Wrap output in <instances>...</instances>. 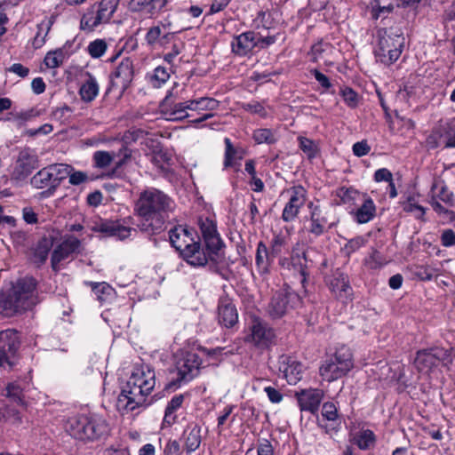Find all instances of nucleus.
Here are the masks:
<instances>
[{
    "label": "nucleus",
    "instance_id": "nucleus-26",
    "mask_svg": "<svg viewBox=\"0 0 455 455\" xmlns=\"http://www.w3.org/2000/svg\"><path fill=\"white\" fill-rule=\"evenodd\" d=\"M167 0H130L128 8L132 12H145L150 16L158 14L166 5Z\"/></svg>",
    "mask_w": 455,
    "mask_h": 455
},
{
    "label": "nucleus",
    "instance_id": "nucleus-48",
    "mask_svg": "<svg viewBox=\"0 0 455 455\" xmlns=\"http://www.w3.org/2000/svg\"><path fill=\"white\" fill-rule=\"evenodd\" d=\"M360 196L359 192L353 188L341 187L337 190V196L343 204H349Z\"/></svg>",
    "mask_w": 455,
    "mask_h": 455
},
{
    "label": "nucleus",
    "instance_id": "nucleus-1",
    "mask_svg": "<svg viewBox=\"0 0 455 455\" xmlns=\"http://www.w3.org/2000/svg\"><path fill=\"white\" fill-rule=\"evenodd\" d=\"M172 207V199L159 189L143 190L134 205V212L140 218L138 228L148 235L159 234L165 228Z\"/></svg>",
    "mask_w": 455,
    "mask_h": 455
},
{
    "label": "nucleus",
    "instance_id": "nucleus-20",
    "mask_svg": "<svg viewBox=\"0 0 455 455\" xmlns=\"http://www.w3.org/2000/svg\"><path fill=\"white\" fill-rule=\"evenodd\" d=\"M307 207L309 209V224L307 230L316 237L320 236L327 232L332 224H328V220L320 205L309 202Z\"/></svg>",
    "mask_w": 455,
    "mask_h": 455
},
{
    "label": "nucleus",
    "instance_id": "nucleus-23",
    "mask_svg": "<svg viewBox=\"0 0 455 455\" xmlns=\"http://www.w3.org/2000/svg\"><path fill=\"white\" fill-rule=\"evenodd\" d=\"M53 245L52 240L49 237H42L36 244L28 251V258L36 267H40L48 259V254Z\"/></svg>",
    "mask_w": 455,
    "mask_h": 455
},
{
    "label": "nucleus",
    "instance_id": "nucleus-2",
    "mask_svg": "<svg viewBox=\"0 0 455 455\" xmlns=\"http://www.w3.org/2000/svg\"><path fill=\"white\" fill-rule=\"evenodd\" d=\"M156 385L155 371L149 366L135 369L117 398L119 411H134L146 404L147 396Z\"/></svg>",
    "mask_w": 455,
    "mask_h": 455
},
{
    "label": "nucleus",
    "instance_id": "nucleus-43",
    "mask_svg": "<svg viewBox=\"0 0 455 455\" xmlns=\"http://www.w3.org/2000/svg\"><path fill=\"white\" fill-rule=\"evenodd\" d=\"M435 269L428 265H415L411 267L412 275L421 281L432 280Z\"/></svg>",
    "mask_w": 455,
    "mask_h": 455
},
{
    "label": "nucleus",
    "instance_id": "nucleus-6",
    "mask_svg": "<svg viewBox=\"0 0 455 455\" xmlns=\"http://www.w3.org/2000/svg\"><path fill=\"white\" fill-rule=\"evenodd\" d=\"M69 167L66 164H53L38 171L30 180L34 188L41 189V197L52 196L61 182L68 178Z\"/></svg>",
    "mask_w": 455,
    "mask_h": 455
},
{
    "label": "nucleus",
    "instance_id": "nucleus-51",
    "mask_svg": "<svg viewBox=\"0 0 455 455\" xmlns=\"http://www.w3.org/2000/svg\"><path fill=\"white\" fill-rule=\"evenodd\" d=\"M224 142L226 146L224 168H228L234 165V158L236 155V149L234 148L230 139L225 138Z\"/></svg>",
    "mask_w": 455,
    "mask_h": 455
},
{
    "label": "nucleus",
    "instance_id": "nucleus-31",
    "mask_svg": "<svg viewBox=\"0 0 455 455\" xmlns=\"http://www.w3.org/2000/svg\"><path fill=\"white\" fill-rule=\"evenodd\" d=\"M85 76L87 78L79 89V95L83 101L91 102L98 96L100 86L91 73L87 72Z\"/></svg>",
    "mask_w": 455,
    "mask_h": 455
},
{
    "label": "nucleus",
    "instance_id": "nucleus-17",
    "mask_svg": "<svg viewBox=\"0 0 455 455\" xmlns=\"http://www.w3.org/2000/svg\"><path fill=\"white\" fill-rule=\"evenodd\" d=\"M250 331L247 341L252 342L256 347L267 348L274 343L275 338L274 330L259 318L252 319Z\"/></svg>",
    "mask_w": 455,
    "mask_h": 455
},
{
    "label": "nucleus",
    "instance_id": "nucleus-25",
    "mask_svg": "<svg viewBox=\"0 0 455 455\" xmlns=\"http://www.w3.org/2000/svg\"><path fill=\"white\" fill-rule=\"evenodd\" d=\"M218 320L227 328L233 327L238 322V313L235 305L228 298H221L218 306Z\"/></svg>",
    "mask_w": 455,
    "mask_h": 455
},
{
    "label": "nucleus",
    "instance_id": "nucleus-54",
    "mask_svg": "<svg viewBox=\"0 0 455 455\" xmlns=\"http://www.w3.org/2000/svg\"><path fill=\"white\" fill-rule=\"evenodd\" d=\"M197 100H198L199 111H201V110H210V111L216 110L220 105V102L213 98L202 97Z\"/></svg>",
    "mask_w": 455,
    "mask_h": 455
},
{
    "label": "nucleus",
    "instance_id": "nucleus-18",
    "mask_svg": "<svg viewBox=\"0 0 455 455\" xmlns=\"http://www.w3.org/2000/svg\"><path fill=\"white\" fill-rule=\"evenodd\" d=\"M288 192L291 193V196L282 213V220L284 222H291L298 217L307 199V190L301 185L291 187Z\"/></svg>",
    "mask_w": 455,
    "mask_h": 455
},
{
    "label": "nucleus",
    "instance_id": "nucleus-14",
    "mask_svg": "<svg viewBox=\"0 0 455 455\" xmlns=\"http://www.w3.org/2000/svg\"><path fill=\"white\" fill-rule=\"evenodd\" d=\"M198 225L204 241V251L206 255H209V260L216 262L219 256V251L224 245L221 238L220 237V235L217 232L216 225L208 218L204 220L200 218L198 220Z\"/></svg>",
    "mask_w": 455,
    "mask_h": 455
},
{
    "label": "nucleus",
    "instance_id": "nucleus-63",
    "mask_svg": "<svg viewBox=\"0 0 455 455\" xmlns=\"http://www.w3.org/2000/svg\"><path fill=\"white\" fill-rule=\"evenodd\" d=\"M164 455H180L181 448L177 440H170L164 447Z\"/></svg>",
    "mask_w": 455,
    "mask_h": 455
},
{
    "label": "nucleus",
    "instance_id": "nucleus-34",
    "mask_svg": "<svg viewBox=\"0 0 455 455\" xmlns=\"http://www.w3.org/2000/svg\"><path fill=\"white\" fill-rule=\"evenodd\" d=\"M172 98V92H169V93L161 102L160 108L162 114L166 116L172 117V116L177 115V113H184V111H187V106L184 104V102H173Z\"/></svg>",
    "mask_w": 455,
    "mask_h": 455
},
{
    "label": "nucleus",
    "instance_id": "nucleus-15",
    "mask_svg": "<svg viewBox=\"0 0 455 455\" xmlns=\"http://www.w3.org/2000/svg\"><path fill=\"white\" fill-rule=\"evenodd\" d=\"M126 220H99L93 222L91 229L93 232L103 234L104 236L116 237L120 241L129 238L137 230L128 227Z\"/></svg>",
    "mask_w": 455,
    "mask_h": 455
},
{
    "label": "nucleus",
    "instance_id": "nucleus-58",
    "mask_svg": "<svg viewBox=\"0 0 455 455\" xmlns=\"http://www.w3.org/2000/svg\"><path fill=\"white\" fill-rule=\"evenodd\" d=\"M38 116V112L34 109L30 108L28 110L20 111L16 114H14V119L18 122H20V124H23L26 121L31 120L32 118Z\"/></svg>",
    "mask_w": 455,
    "mask_h": 455
},
{
    "label": "nucleus",
    "instance_id": "nucleus-60",
    "mask_svg": "<svg viewBox=\"0 0 455 455\" xmlns=\"http://www.w3.org/2000/svg\"><path fill=\"white\" fill-rule=\"evenodd\" d=\"M7 396L12 397L15 402H21L22 390L19 385L12 383L6 387Z\"/></svg>",
    "mask_w": 455,
    "mask_h": 455
},
{
    "label": "nucleus",
    "instance_id": "nucleus-3",
    "mask_svg": "<svg viewBox=\"0 0 455 455\" xmlns=\"http://www.w3.org/2000/svg\"><path fill=\"white\" fill-rule=\"evenodd\" d=\"M36 280L32 276L20 278L7 291L0 292V314L12 316L30 309L37 303Z\"/></svg>",
    "mask_w": 455,
    "mask_h": 455
},
{
    "label": "nucleus",
    "instance_id": "nucleus-56",
    "mask_svg": "<svg viewBox=\"0 0 455 455\" xmlns=\"http://www.w3.org/2000/svg\"><path fill=\"white\" fill-rule=\"evenodd\" d=\"M366 240L363 236H356L347 241L345 244V250L348 254L356 251L365 244Z\"/></svg>",
    "mask_w": 455,
    "mask_h": 455
},
{
    "label": "nucleus",
    "instance_id": "nucleus-21",
    "mask_svg": "<svg viewBox=\"0 0 455 455\" xmlns=\"http://www.w3.org/2000/svg\"><path fill=\"white\" fill-rule=\"evenodd\" d=\"M37 166V159L35 155L27 149L20 152L12 177L17 180H25Z\"/></svg>",
    "mask_w": 455,
    "mask_h": 455
},
{
    "label": "nucleus",
    "instance_id": "nucleus-22",
    "mask_svg": "<svg viewBox=\"0 0 455 455\" xmlns=\"http://www.w3.org/2000/svg\"><path fill=\"white\" fill-rule=\"evenodd\" d=\"M303 369L302 363L291 356L283 355L279 359V370L291 385L296 384L301 379Z\"/></svg>",
    "mask_w": 455,
    "mask_h": 455
},
{
    "label": "nucleus",
    "instance_id": "nucleus-35",
    "mask_svg": "<svg viewBox=\"0 0 455 455\" xmlns=\"http://www.w3.org/2000/svg\"><path fill=\"white\" fill-rule=\"evenodd\" d=\"M255 262L260 273H267L269 266L273 262L268 250L263 242L258 243Z\"/></svg>",
    "mask_w": 455,
    "mask_h": 455
},
{
    "label": "nucleus",
    "instance_id": "nucleus-16",
    "mask_svg": "<svg viewBox=\"0 0 455 455\" xmlns=\"http://www.w3.org/2000/svg\"><path fill=\"white\" fill-rule=\"evenodd\" d=\"M134 76V65L130 58H124L109 76L110 85L107 92L112 90H119L124 92L130 86Z\"/></svg>",
    "mask_w": 455,
    "mask_h": 455
},
{
    "label": "nucleus",
    "instance_id": "nucleus-13",
    "mask_svg": "<svg viewBox=\"0 0 455 455\" xmlns=\"http://www.w3.org/2000/svg\"><path fill=\"white\" fill-rule=\"evenodd\" d=\"M20 346L16 331L8 329L0 331V367L12 368L16 363Z\"/></svg>",
    "mask_w": 455,
    "mask_h": 455
},
{
    "label": "nucleus",
    "instance_id": "nucleus-40",
    "mask_svg": "<svg viewBox=\"0 0 455 455\" xmlns=\"http://www.w3.org/2000/svg\"><path fill=\"white\" fill-rule=\"evenodd\" d=\"M115 156L116 154L114 152L101 150L96 151L92 156L94 166L100 169L108 167L113 162Z\"/></svg>",
    "mask_w": 455,
    "mask_h": 455
},
{
    "label": "nucleus",
    "instance_id": "nucleus-36",
    "mask_svg": "<svg viewBox=\"0 0 455 455\" xmlns=\"http://www.w3.org/2000/svg\"><path fill=\"white\" fill-rule=\"evenodd\" d=\"M183 402V395H176L172 398V400L168 403L164 411V422L165 424L169 426L174 424L177 418L176 415H174V412L181 407Z\"/></svg>",
    "mask_w": 455,
    "mask_h": 455
},
{
    "label": "nucleus",
    "instance_id": "nucleus-29",
    "mask_svg": "<svg viewBox=\"0 0 455 455\" xmlns=\"http://www.w3.org/2000/svg\"><path fill=\"white\" fill-rule=\"evenodd\" d=\"M330 289L339 299H351L353 291L347 275L340 273L335 275L330 283Z\"/></svg>",
    "mask_w": 455,
    "mask_h": 455
},
{
    "label": "nucleus",
    "instance_id": "nucleus-33",
    "mask_svg": "<svg viewBox=\"0 0 455 455\" xmlns=\"http://www.w3.org/2000/svg\"><path fill=\"white\" fill-rule=\"evenodd\" d=\"M376 206L371 198L364 199L363 204L357 209L355 214V220L360 224L369 222L375 217Z\"/></svg>",
    "mask_w": 455,
    "mask_h": 455
},
{
    "label": "nucleus",
    "instance_id": "nucleus-27",
    "mask_svg": "<svg viewBox=\"0 0 455 455\" xmlns=\"http://www.w3.org/2000/svg\"><path fill=\"white\" fill-rule=\"evenodd\" d=\"M257 45L258 43L255 41V34L252 31L242 33L235 36L231 43L233 52L240 56L246 55Z\"/></svg>",
    "mask_w": 455,
    "mask_h": 455
},
{
    "label": "nucleus",
    "instance_id": "nucleus-11",
    "mask_svg": "<svg viewBox=\"0 0 455 455\" xmlns=\"http://www.w3.org/2000/svg\"><path fill=\"white\" fill-rule=\"evenodd\" d=\"M451 353L448 349L435 347L419 350L416 353L414 365L422 373H429L441 363H446L450 360Z\"/></svg>",
    "mask_w": 455,
    "mask_h": 455
},
{
    "label": "nucleus",
    "instance_id": "nucleus-61",
    "mask_svg": "<svg viewBox=\"0 0 455 455\" xmlns=\"http://www.w3.org/2000/svg\"><path fill=\"white\" fill-rule=\"evenodd\" d=\"M371 150V147L365 140L358 141L353 145V153L356 156H366Z\"/></svg>",
    "mask_w": 455,
    "mask_h": 455
},
{
    "label": "nucleus",
    "instance_id": "nucleus-41",
    "mask_svg": "<svg viewBox=\"0 0 455 455\" xmlns=\"http://www.w3.org/2000/svg\"><path fill=\"white\" fill-rule=\"evenodd\" d=\"M332 50V46L329 43H324L323 41H320L316 44H315L311 47V56L312 60L316 62L318 60H326L325 55L328 52H331Z\"/></svg>",
    "mask_w": 455,
    "mask_h": 455
},
{
    "label": "nucleus",
    "instance_id": "nucleus-55",
    "mask_svg": "<svg viewBox=\"0 0 455 455\" xmlns=\"http://www.w3.org/2000/svg\"><path fill=\"white\" fill-rule=\"evenodd\" d=\"M242 108L245 111L259 114L260 116L265 117L267 116V112L264 107L259 101H251L248 103H243Z\"/></svg>",
    "mask_w": 455,
    "mask_h": 455
},
{
    "label": "nucleus",
    "instance_id": "nucleus-5",
    "mask_svg": "<svg viewBox=\"0 0 455 455\" xmlns=\"http://www.w3.org/2000/svg\"><path fill=\"white\" fill-rule=\"evenodd\" d=\"M66 431L75 439L93 442L109 435L108 421L98 414H81L71 417L66 424Z\"/></svg>",
    "mask_w": 455,
    "mask_h": 455
},
{
    "label": "nucleus",
    "instance_id": "nucleus-52",
    "mask_svg": "<svg viewBox=\"0 0 455 455\" xmlns=\"http://www.w3.org/2000/svg\"><path fill=\"white\" fill-rule=\"evenodd\" d=\"M372 6V17L374 19H379L382 13H390L394 10V5L389 4L387 5H381L379 0H373L371 2Z\"/></svg>",
    "mask_w": 455,
    "mask_h": 455
},
{
    "label": "nucleus",
    "instance_id": "nucleus-32",
    "mask_svg": "<svg viewBox=\"0 0 455 455\" xmlns=\"http://www.w3.org/2000/svg\"><path fill=\"white\" fill-rule=\"evenodd\" d=\"M291 264L293 268L299 272L301 277L300 283L302 286L305 287L307 276L309 275L307 271L309 267L308 259L306 251L293 252L291 256Z\"/></svg>",
    "mask_w": 455,
    "mask_h": 455
},
{
    "label": "nucleus",
    "instance_id": "nucleus-44",
    "mask_svg": "<svg viewBox=\"0 0 455 455\" xmlns=\"http://www.w3.org/2000/svg\"><path fill=\"white\" fill-rule=\"evenodd\" d=\"M86 284L92 288V292L100 301H104L106 299V296L110 295L112 291L111 286L105 282H87Z\"/></svg>",
    "mask_w": 455,
    "mask_h": 455
},
{
    "label": "nucleus",
    "instance_id": "nucleus-50",
    "mask_svg": "<svg viewBox=\"0 0 455 455\" xmlns=\"http://www.w3.org/2000/svg\"><path fill=\"white\" fill-rule=\"evenodd\" d=\"M68 166L70 169L68 177L69 178L68 181L71 185L78 186L89 180V177L86 172L81 171H75L74 168L69 164H68Z\"/></svg>",
    "mask_w": 455,
    "mask_h": 455
},
{
    "label": "nucleus",
    "instance_id": "nucleus-8",
    "mask_svg": "<svg viewBox=\"0 0 455 455\" xmlns=\"http://www.w3.org/2000/svg\"><path fill=\"white\" fill-rule=\"evenodd\" d=\"M404 37L392 29L379 30L378 46L375 49V56L385 65H391L395 62L403 52Z\"/></svg>",
    "mask_w": 455,
    "mask_h": 455
},
{
    "label": "nucleus",
    "instance_id": "nucleus-53",
    "mask_svg": "<svg viewBox=\"0 0 455 455\" xmlns=\"http://www.w3.org/2000/svg\"><path fill=\"white\" fill-rule=\"evenodd\" d=\"M322 416L329 421H335L338 419V411L333 403H324L322 408Z\"/></svg>",
    "mask_w": 455,
    "mask_h": 455
},
{
    "label": "nucleus",
    "instance_id": "nucleus-12",
    "mask_svg": "<svg viewBox=\"0 0 455 455\" xmlns=\"http://www.w3.org/2000/svg\"><path fill=\"white\" fill-rule=\"evenodd\" d=\"M299 297L291 288L276 291L267 306V313L273 319H279L291 310L299 303Z\"/></svg>",
    "mask_w": 455,
    "mask_h": 455
},
{
    "label": "nucleus",
    "instance_id": "nucleus-37",
    "mask_svg": "<svg viewBox=\"0 0 455 455\" xmlns=\"http://www.w3.org/2000/svg\"><path fill=\"white\" fill-rule=\"evenodd\" d=\"M432 190L435 193L433 197H435V200L438 198L448 207H452L455 205V198L453 193L449 191L443 183L435 184L432 187Z\"/></svg>",
    "mask_w": 455,
    "mask_h": 455
},
{
    "label": "nucleus",
    "instance_id": "nucleus-4",
    "mask_svg": "<svg viewBox=\"0 0 455 455\" xmlns=\"http://www.w3.org/2000/svg\"><path fill=\"white\" fill-rule=\"evenodd\" d=\"M171 244L179 251L180 256L193 267H204L209 261L204 249L201 246L200 237L194 228L178 225L169 231Z\"/></svg>",
    "mask_w": 455,
    "mask_h": 455
},
{
    "label": "nucleus",
    "instance_id": "nucleus-59",
    "mask_svg": "<svg viewBox=\"0 0 455 455\" xmlns=\"http://www.w3.org/2000/svg\"><path fill=\"white\" fill-rule=\"evenodd\" d=\"M283 245V239L280 236H275L272 240V245H271V251H268L269 255L271 256V259L274 260L275 258L280 256L282 252V248Z\"/></svg>",
    "mask_w": 455,
    "mask_h": 455
},
{
    "label": "nucleus",
    "instance_id": "nucleus-30",
    "mask_svg": "<svg viewBox=\"0 0 455 455\" xmlns=\"http://www.w3.org/2000/svg\"><path fill=\"white\" fill-rule=\"evenodd\" d=\"M349 441L357 445L360 450L365 451L375 445L376 435L371 429H362L356 433H351Z\"/></svg>",
    "mask_w": 455,
    "mask_h": 455
},
{
    "label": "nucleus",
    "instance_id": "nucleus-38",
    "mask_svg": "<svg viewBox=\"0 0 455 455\" xmlns=\"http://www.w3.org/2000/svg\"><path fill=\"white\" fill-rule=\"evenodd\" d=\"M66 57L65 49L64 47H61L47 52L44 62L47 68H55L63 64Z\"/></svg>",
    "mask_w": 455,
    "mask_h": 455
},
{
    "label": "nucleus",
    "instance_id": "nucleus-57",
    "mask_svg": "<svg viewBox=\"0 0 455 455\" xmlns=\"http://www.w3.org/2000/svg\"><path fill=\"white\" fill-rule=\"evenodd\" d=\"M161 36V28L158 26L152 27L146 35V41L148 44L154 45L159 44Z\"/></svg>",
    "mask_w": 455,
    "mask_h": 455
},
{
    "label": "nucleus",
    "instance_id": "nucleus-62",
    "mask_svg": "<svg viewBox=\"0 0 455 455\" xmlns=\"http://www.w3.org/2000/svg\"><path fill=\"white\" fill-rule=\"evenodd\" d=\"M404 211L414 213L415 218L419 220H422L425 214L424 207L411 202H409L407 205L404 206Z\"/></svg>",
    "mask_w": 455,
    "mask_h": 455
},
{
    "label": "nucleus",
    "instance_id": "nucleus-28",
    "mask_svg": "<svg viewBox=\"0 0 455 455\" xmlns=\"http://www.w3.org/2000/svg\"><path fill=\"white\" fill-rule=\"evenodd\" d=\"M182 438L187 454H191L196 451L201 444V427L197 424H188L183 432Z\"/></svg>",
    "mask_w": 455,
    "mask_h": 455
},
{
    "label": "nucleus",
    "instance_id": "nucleus-10",
    "mask_svg": "<svg viewBox=\"0 0 455 455\" xmlns=\"http://www.w3.org/2000/svg\"><path fill=\"white\" fill-rule=\"evenodd\" d=\"M202 360L196 353L184 352L176 360V378L170 381L165 388L175 390L182 384L188 383L199 373Z\"/></svg>",
    "mask_w": 455,
    "mask_h": 455
},
{
    "label": "nucleus",
    "instance_id": "nucleus-24",
    "mask_svg": "<svg viewBox=\"0 0 455 455\" xmlns=\"http://www.w3.org/2000/svg\"><path fill=\"white\" fill-rule=\"evenodd\" d=\"M299 406L301 411L315 413L323 399L320 389H304L296 393Z\"/></svg>",
    "mask_w": 455,
    "mask_h": 455
},
{
    "label": "nucleus",
    "instance_id": "nucleus-9",
    "mask_svg": "<svg viewBox=\"0 0 455 455\" xmlns=\"http://www.w3.org/2000/svg\"><path fill=\"white\" fill-rule=\"evenodd\" d=\"M119 4V0H100L83 15L80 21L82 30L92 32L101 24L108 23Z\"/></svg>",
    "mask_w": 455,
    "mask_h": 455
},
{
    "label": "nucleus",
    "instance_id": "nucleus-47",
    "mask_svg": "<svg viewBox=\"0 0 455 455\" xmlns=\"http://www.w3.org/2000/svg\"><path fill=\"white\" fill-rule=\"evenodd\" d=\"M299 148L307 155L308 159H313L316 156L318 148L312 140L299 137Z\"/></svg>",
    "mask_w": 455,
    "mask_h": 455
},
{
    "label": "nucleus",
    "instance_id": "nucleus-46",
    "mask_svg": "<svg viewBox=\"0 0 455 455\" xmlns=\"http://www.w3.org/2000/svg\"><path fill=\"white\" fill-rule=\"evenodd\" d=\"M108 44L103 39H96L88 45V52L91 57L97 59L101 57L107 51Z\"/></svg>",
    "mask_w": 455,
    "mask_h": 455
},
{
    "label": "nucleus",
    "instance_id": "nucleus-45",
    "mask_svg": "<svg viewBox=\"0 0 455 455\" xmlns=\"http://www.w3.org/2000/svg\"><path fill=\"white\" fill-rule=\"evenodd\" d=\"M339 95L350 108H355L358 106L360 97L352 88L347 86L340 88Z\"/></svg>",
    "mask_w": 455,
    "mask_h": 455
},
{
    "label": "nucleus",
    "instance_id": "nucleus-39",
    "mask_svg": "<svg viewBox=\"0 0 455 455\" xmlns=\"http://www.w3.org/2000/svg\"><path fill=\"white\" fill-rule=\"evenodd\" d=\"M170 78V73L167 68L162 66L156 67L153 74L149 76V81L153 87L159 88Z\"/></svg>",
    "mask_w": 455,
    "mask_h": 455
},
{
    "label": "nucleus",
    "instance_id": "nucleus-49",
    "mask_svg": "<svg viewBox=\"0 0 455 455\" xmlns=\"http://www.w3.org/2000/svg\"><path fill=\"white\" fill-rule=\"evenodd\" d=\"M151 161L155 165L160 168H164V165L167 164L170 161V156L162 148H159V143H157L152 151Z\"/></svg>",
    "mask_w": 455,
    "mask_h": 455
},
{
    "label": "nucleus",
    "instance_id": "nucleus-19",
    "mask_svg": "<svg viewBox=\"0 0 455 455\" xmlns=\"http://www.w3.org/2000/svg\"><path fill=\"white\" fill-rule=\"evenodd\" d=\"M81 246V241L68 235L53 250L51 257V265L53 271L60 270V263L68 259L71 254L78 252Z\"/></svg>",
    "mask_w": 455,
    "mask_h": 455
},
{
    "label": "nucleus",
    "instance_id": "nucleus-64",
    "mask_svg": "<svg viewBox=\"0 0 455 455\" xmlns=\"http://www.w3.org/2000/svg\"><path fill=\"white\" fill-rule=\"evenodd\" d=\"M441 242L445 247L455 245V232L451 228L445 229L441 235Z\"/></svg>",
    "mask_w": 455,
    "mask_h": 455
},
{
    "label": "nucleus",
    "instance_id": "nucleus-7",
    "mask_svg": "<svg viewBox=\"0 0 455 455\" xmlns=\"http://www.w3.org/2000/svg\"><path fill=\"white\" fill-rule=\"evenodd\" d=\"M354 367L351 349L346 345L336 347L335 352L321 365L319 371L328 382L337 380L347 375Z\"/></svg>",
    "mask_w": 455,
    "mask_h": 455
},
{
    "label": "nucleus",
    "instance_id": "nucleus-42",
    "mask_svg": "<svg viewBox=\"0 0 455 455\" xmlns=\"http://www.w3.org/2000/svg\"><path fill=\"white\" fill-rule=\"evenodd\" d=\"M253 140L258 144L266 143L268 145L276 142L277 139L272 130L267 128L257 129L253 132Z\"/></svg>",
    "mask_w": 455,
    "mask_h": 455
}]
</instances>
